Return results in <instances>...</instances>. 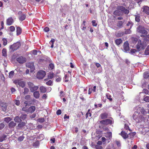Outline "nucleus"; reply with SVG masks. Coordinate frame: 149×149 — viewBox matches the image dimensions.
I'll return each mask as SVG.
<instances>
[{"label": "nucleus", "mask_w": 149, "mask_h": 149, "mask_svg": "<svg viewBox=\"0 0 149 149\" xmlns=\"http://www.w3.org/2000/svg\"><path fill=\"white\" fill-rule=\"evenodd\" d=\"M132 117L133 119L136 123L140 122L142 120V116L138 112H135L133 115Z\"/></svg>", "instance_id": "obj_1"}, {"label": "nucleus", "mask_w": 149, "mask_h": 149, "mask_svg": "<svg viewBox=\"0 0 149 149\" xmlns=\"http://www.w3.org/2000/svg\"><path fill=\"white\" fill-rule=\"evenodd\" d=\"M146 46V43L143 42L142 43L141 41L139 40L138 41V43L136 45V48L139 50H140L142 49H144Z\"/></svg>", "instance_id": "obj_2"}, {"label": "nucleus", "mask_w": 149, "mask_h": 149, "mask_svg": "<svg viewBox=\"0 0 149 149\" xmlns=\"http://www.w3.org/2000/svg\"><path fill=\"white\" fill-rule=\"evenodd\" d=\"M28 85L31 92L36 91L38 88V86H35L33 83L30 82L28 83Z\"/></svg>", "instance_id": "obj_3"}, {"label": "nucleus", "mask_w": 149, "mask_h": 149, "mask_svg": "<svg viewBox=\"0 0 149 149\" xmlns=\"http://www.w3.org/2000/svg\"><path fill=\"white\" fill-rule=\"evenodd\" d=\"M46 75V73L45 71L43 70H40L39 71L36 75V77L39 79H42Z\"/></svg>", "instance_id": "obj_4"}, {"label": "nucleus", "mask_w": 149, "mask_h": 149, "mask_svg": "<svg viewBox=\"0 0 149 149\" xmlns=\"http://www.w3.org/2000/svg\"><path fill=\"white\" fill-rule=\"evenodd\" d=\"M137 31L143 34L146 35L148 33L147 31L142 26H139L137 29Z\"/></svg>", "instance_id": "obj_5"}, {"label": "nucleus", "mask_w": 149, "mask_h": 149, "mask_svg": "<svg viewBox=\"0 0 149 149\" xmlns=\"http://www.w3.org/2000/svg\"><path fill=\"white\" fill-rule=\"evenodd\" d=\"M21 44L19 42H17L14 43L13 45L10 46V48L13 50H15L17 49L20 46Z\"/></svg>", "instance_id": "obj_6"}, {"label": "nucleus", "mask_w": 149, "mask_h": 149, "mask_svg": "<svg viewBox=\"0 0 149 149\" xmlns=\"http://www.w3.org/2000/svg\"><path fill=\"white\" fill-rule=\"evenodd\" d=\"M112 120V119H107L100 121V123L102 124L107 125L111 124Z\"/></svg>", "instance_id": "obj_7"}, {"label": "nucleus", "mask_w": 149, "mask_h": 149, "mask_svg": "<svg viewBox=\"0 0 149 149\" xmlns=\"http://www.w3.org/2000/svg\"><path fill=\"white\" fill-rule=\"evenodd\" d=\"M142 9V12L147 15H149V7L147 6H144Z\"/></svg>", "instance_id": "obj_8"}, {"label": "nucleus", "mask_w": 149, "mask_h": 149, "mask_svg": "<svg viewBox=\"0 0 149 149\" xmlns=\"http://www.w3.org/2000/svg\"><path fill=\"white\" fill-rule=\"evenodd\" d=\"M26 67L30 68L31 69V72H32L35 70V68L34 67V64L33 63H26Z\"/></svg>", "instance_id": "obj_9"}, {"label": "nucleus", "mask_w": 149, "mask_h": 149, "mask_svg": "<svg viewBox=\"0 0 149 149\" xmlns=\"http://www.w3.org/2000/svg\"><path fill=\"white\" fill-rule=\"evenodd\" d=\"M123 49L125 52H126L129 50V44L127 42H125L123 45Z\"/></svg>", "instance_id": "obj_10"}, {"label": "nucleus", "mask_w": 149, "mask_h": 149, "mask_svg": "<svg viewBox=\"0 0 149 149\" xmlns=\"http://www.w3.org/2000/svg\"><path fill=\"white\" fill-rule=\"evenodd\" d=\"M17 61L19 63H22L26 61V59L25 58L21 56L17 58Z\"/></svg>", "instance_id": "obj_11"}, {"label": "nucleus", "mask_w": 149, "mask_h": 149, "mask_svg": "<svg viewBox=\"0 0 149 149\" xmlns=\"http://www.w3.org/2000/svg\"><path fill=\"white\" fill-rule=\"evenodd\" d=\"M14 22V20L12 17H10L6 20V24L8 25H10Z\"/></svg>", "instance_id": "obj_12"}, {"label": "nucleus", "mask_w": 149, "mask_h": 149, "mask_svg": "<svg viewBox=\"0 0 149 149\" xmlns=\"http://www.w3.org/2000/svg\"><path fill=\"white\" fill-rule=\"evenodd\" d=\"M119 9L126 14H128L129 12L128 10L125 9V8L122 6H120Z\"/></svg>", "instance_id": "obj_13"}, {"label": "nucleus", "mask_w": 149, "mask_h": 149, "mask_svg": "<svg viewBox=\"0 0 149 149\" xmlns=\"http://www.w3.org/2000/svg\"><path fill=\"white\" fill-rule=\"evenodd\" d=\"M36 109L35 107L34 106H31L28 108L27 112L32 113Z\"/></svg>", "instance_id": "obj_14"}, {"label": "nucleus", "mask_w": 149, "mask_h": 149, "mask_svg": "<svg viewBox=\"0 0 149 149\" xmlns=\"http://www.w3.org/2000/svg\"><path fill=\"white\" fill-rule=\"evenodd\" d=\"M107 138H108L107 139L108 143H109L112 138V133L111 132H108L106 136Z\"/></svg>", "instance_id": "obj_15"}, {"label": "nucleus", "mask_w": 149, "mask_h": 149, "mask_svg": "<svg viewBox=\"0 0 149 149\" xmlns=\"http://www.w3.org/2000/svg\"><path fill=\"white\" fill-rule=\"evenodd\" d=\"M135 112H138L139 113V114L141 115V114H143L144 113V110L141 107H138L137 109V111Z\"/></svg>", "instance_id": "obj_16"}, {"label": "nucleus", "mask_w": 149, "mask_h": 149, "mask_svg": "<svg viewBox=\"0 0 149 149\" xmlns=\"http://www.w3.org/2000/svg\"><path fill=\"white\" fill-rule=\"evenodd\" d=\"M107 114L105 113L101 114L100 116V117L102 119H104L107 118Z\"/></svg>", "instance_id": "obj_17"}, {"label": "nucleus", "mask_w": 149, "mask_h": 149, "mask_svg": "<svg viewBox=\"0 0 149 149\" xmlns=\"http://www.w3.org/2000/svg\"><path fill=\"white\" fill-rule=\"evenodd\" d=\"M33 96L36 98H38L40 97V93L38 91H36L33 93Z\"/></svg>", "instance_id": "obj_18"}, {"label": "nucleus", "mask_w": 149, "mask_h": 149, "mask_svg": "<svg viewBox=\"0 0 149 149\" xmlns=\"http://www.w3.org/2000/svg\"><path fill=\"white\" fill-rule=\"evenodd\" d=\"M121 135L123 138L125 139L127 138L128 137L127 134L125 132L122 131L121 133Z\"/></svg>", "instance_id": "obj_19"}, {"label": "nucleus", "mask_w": 149, "mask_h": 149, "mask_svg": "<svg viewBox=\"0 0 149 149\" xmlns=\"http://www.w3.org/2000/svg\"><path fill=\"white\" fill-rule=\"evenodd\" d=\"M40 92L42 93H45L47 91L46 88L43 86H40Z\"/></svg>", "instance_id": "obj_20"}, {"label": "nucleus", "mask_w": 149, "mask_h": 149, "mask_svg": "<svg viewBox=\"0 0 149 149\" xmlns=\"http://www.w3.org/2000/svg\"><path fill=\"white\" fill-rule=\"evenodd\" d=\"M14 120L16 122L19 123L21 122L22 120L21 119L20 117L17 116L15 118Z\"/></svg>", "instance_id": "obj_21"}, {"label": "nucleus", "mask_w": 149, "mask_h": 149, "mask_svg": "<svg viewBox=\"0 0 149 149\" xmlns=\"http://www.w3.org/2000/svg\"><path fill=\"white\" fill-rule=\"evenodd\" d=\"M122 40L120 38L116 39L115 40V42L117 45H119L122 43Z\"/></svg>", "instance_id": "obj_22"}, {"label": "nucleus", "mask_w": 149, "mask_h": 149, "mask_svg": "<svg viewBox=\"0 0 149 149\" xmlns=\"http://www.w3.org/2000/svg\"><path fill=\"white\" fill-rule=\"evenodd\" d=\"M54 76V74L52 72H50L48 73V78L49 79H51L53 78Z\"/></svg>", "instance_id": "obj_23"}, {"label": "nucleus", "mask_w": 149, "mask_h": 149, "mask_svg": "<svg viewBox=\"0 0 149 149\" xmlns=\"http://www.w3.org/2000/svg\"><path fill=\"white\" fill-rule=\"evenodd\" d=\"M123 23V22L122 21H118L117 22V26L119 28H120L122 27Z\"/></svg>", "instance_id": "obj_24"}, {"label": "nucleus", "mask_w": 149, "mask_h": 149, "mask_svg": "<svg viewBox=\"0 0 149 149\" xmlns=\"http://www.w3.org/2000/svg\"><path fill=\"white\" fill-rule=\"evenodd\" d=\"M18 85L22 88H23L25 86V83L23 81H19V83H18Z\"/></svg>", "instance_id": "obj_25"}, {"label": "nucleus", "mask_w": 149, "mask_h": 149, "mask_svg": "<svg viewBox=\"0 0 149 149\" xmlns=\"http://www.w3.org/2000/svg\"><path fill=\"white\" fill-rule=\"evenodd\" d=\"M22 30L20 27H17V35L20 34L22 32Z\"/></svg>", "instance_id": "obj_26"}, {"label": "nucleus", "mask_w": 149, "mask_h": 149, "mask_svg": "<svg viewBox=\"0 0 149 149\" xmlns=\"http://www.w3.org/2000/svg\"><path fill=\"white\" fill-rule=\"evenodd\" d=\"M25 15L24 14H22L21 16H19V19L20 20L22 21L25 19Z\"/></svg>", "instance_id": "obj_27"}, {"label": "nucleus", "mask_w": 149, "mask_h": 149, "mask_svg": "<svg viewBox=\"0 0 149 149\" xmlns=\"http://www.w3.org/2000/svg\"><path fill=\"white\" fill-rule=\"evenodd\" d=\"M16 124L13 121L11 122L9 124V127H14Z\"/></svg>", "instance_id": "obj_28"}, {"label": "nucleus", "mask_w": 149, "mask_h": 149, "mask_svg": "<svg viewBox=\"0 0 149 149\" xmlns=\"http://www.w3.org/2000/svg\"><path fill=\"white\" fill-rule=\"evenodd\" d=\"M14 71H10L9 74V77L10 78H12L14 75Z\"/></svg>", "instance_id": "obj_29"}, {"label": "nucleus", "mask_w": 149, "mask_h": 149, "mask_svg": "<svg viewBox=\"0 0 149 149\" xmlns=\"http://www.w3.org/2000/svg\"><path fill=\"white\" fill-rule=\"evenodd\" d=\"M25 123L24 122H22L18 124V126L20 128L25 126Z\"/></svg>", "instance_id": "obj_30"}, {"label": "nucleus", "mask_w": 149, "mask_h": 149, "mask_svg": "<svg viewBox=\"0 0 149 149\" xmlns=\"http://www.w3.org/2000/svg\"><path fill=\"white\" fill-rule=\"evenodd\" d=\"M149 77V72H146L144 74V77L145 78H147Z\"/></svg>", "instance_id": "obj_31"}, {"label": "nucleus", "mask_w": 149, "mask_h": 149, "mask_svg": "<svg viewBox=\"0 0 149 149\" xmlns=\"http://www.w3.org/2000/svg\"><path fill=\"white\" fill-rule=\"evenodd\" d=\"M2 55L5 57L6 56V50L5 49H3L2 51Z\"/></svg>", "instance_id": "obj_32"}, {"label": "nucleus", "mask_w": 149, "mask_h": 149, "mask_svg": "<svg viewBox=\"0 0 149 149\" xmlns=\"http://www.w3.org/2000/svg\"><path fill=\"white\" fill-rule=\"evenodd\" d=\"M145 54L146 55L149 54V46H148L145 52Z\"/></svg>", "instance_id": "obj_33"}, {"label": "nucleus", "mask_w": 149, "mask_h": 149, "mask_svg": "<svg viewBox=\"0 0 149 149\" xmlns=\"http://www.w3.org/2000/svg\"><path fill=\"white\" fill-rule=\"evenodd\" d=\"M26 114H22V115L20 116L21 119L22 120H24L26 118Z\"/></svg>", "instance_id": "obj_34"}, {"label": "nucleus", "mask_w": 149, "mask_h": 149, "mask_svg": "<svg viewBox=\"0 0 149 149\" xmlns=\"http://www.w3.org/2000/svg\"><path fill=\"white\" fill-rule=\"evenodd\" d=\"M106 96L108 99L110 101H111L112 100V98H111V96L109 94H106Z\"/></svg>", "instance_id": "obj_35"}, {"label": "nucleus", "mask_w": 149, "mask_h": 149, "mask_svg": "<svg viewBox=\"0 0 149 149\" xmlns=\"http://www.w3.org/2000/svg\"><path fill=\"white\" fill-rule=\"evenodd\" d=\"M29 91V90L28 88H24V91L23 92V93L24 95L28 93Z\"/></svg>", "instance_id": "obj_36"}, {"label": "nucleus", "mask_w": 149, "mask_h": 149, "mask_svg": "<svg viewBox=\"0 0 149 149\" xmlns=\"http://www.w3.org/2000/svg\"><path fill=\"white\" fill-rule=\"evenodd\" d=\"M6 137V136L4 135L1 136H0V142H2L4 139Z\"/></svg>", "instance_id": "obj_37"}, {"label": "nucleus", "mask_w": 149, "mask_h": 149, "mask_svg": "<svg viewBox=\"0 0 149 149\" xmlns=\"http://www.w3.org/2000/svg\"><path fill=\"white\" fill-rule=\"evenodd\" d=\"M11 120V118L9 117H7L4 118V121L8 123Z\"/></svg>", "instance_id": "obj_38"}, {"label": "nucleus", "mask_w": 149, "mask_h": 149, "mask_svg": "<svg viewBox=\"0 0 149 149\" xmlns=\"http://www.w3.org/2000/svg\"><path fill=\"white\" fill-rule=\"evenodd\" d=\"M2 41L3 42V45L5 46L7 44V40L6 39L4 38L2 39Z\"/></svg>", "instance_id": "obj_39"}, {"label": "nucleus", "mask_w": 149, "mask_h": 149, "mask_svg": "<svg viewBox=\"0 0 149 149\" xmlns=\"http://www.w3.org/2000/svg\"><path fill=\"white\" fill-rule=\"evenodd\" d=\"M135 20L137 22H139L140 21V17L139 16L137 15H135Z\"/></svg>", "instance_id": "obj_40"}, {"label": "nucleus", "mask_w": 149, "mask_h": 149, "mask_svg": "<svg viewBox=\"0 0 149 149\" xmlns=\"http://www.w3.org/2000/svg\"><path fill=\"white\" fill-rule=\"evenodd\" d=\"M52 82L51 80H49L46 83V84L47 85L51 86L52 84Z\"/></svg>", "instance_id": "obj_41"}, {"label": "nucleus", "mask_w": 149, "mask_h": 149, "mask_svg": "<svg viewBox=\"0 0 149 149\" xmlns=\"http://www.w3.org/2000/svg\"><path fill=\"white\" fill-rule=\"evenodd\" d=\"M54 68V64L52 63H50L49 64V69L52 70Z\"/></svg>", "instance_id": "obj_42"}, {"label": "nucleus", "mask_w": 149, "mask_h": 149, "mask_svg": "<svg viewBox=\"0 0 149 149\" xmlns=\"http://www.w3.org/2000/svg\"><path fill=\"white\" fill-rule=\"evenodd\" d=\"M95 148L96 149H102L103 148L102 146L98 145H96L95 146Z\"/></svg>", "instance_id": "obj_43"}, {"label": "nucleus", "mask_w": 149, "mask_h": 149, "mask_svg": "<svg viewBox=\"0 0 149 149\" xmlns=\"http://www.w3.org/2000/svg\"><path fill=\"white\" fill-rule=\"evenodd\" d=\"M24 139V137L23 136H21L19 137L18 139V140L19 141H22Z\"/></svg>", "instance_id": "obj_44"}, {"label": "nucleus", "mask_w": 149, "mask_h": 149, "mask_svg": "<svg viewBox=\"0 0 149 149\" xmlns=\"http://www.w3.org/2000/svg\"><path fill=\"white\" fill-rule=\"evenodd\" d=\"M125 33L126 34H129L131 33V31L130 29H127L125 31Z\"/></svg>", "instance_id": "obj_45"}, {"label": "nucleus", "mask_w": 149, "mask_h": 149, "mask_svg": "<svg viewBox=\"0 0 149 149\" xmlns=\"http://www.w3.org/2000/svg\"><path fill=\"white\" fill-rule=\"evenodd\" d=\"M14 102L17 106H19L20 104V102L19 100H15V101Z\"/></svg>", "instance_id": "obj_46"}, {"label": "nucleus", "mask_w": 149, "mask_h": 149, "mask_svg": "<svg viewBox=\"0 0 149 149\" xmlns=\"http://www.w3.org/2000/svg\"><path fill=\"white\" fill-rule=\"evenodd\" d=\"M4 126L5 125L3 123H0V130L2 129L4 127Z\"/></svg>", "instance_id": "obj_47"}, {"label": "nucleus", "mask_w": 149, "mask_h": 149, "mask_svg": "<svg viewBox=\"0 0 149 149\" xmlns=\"http://www.w3.org/2000/svg\"><path fill=\"white\" fill-rule=\"evenodd\" d=\"M10 30L11 31H13L15 30V27L13 26H11L10 27Z\"/></svg>", "instance_id": "obj_48"}, {"label": "nucleus", "mask_w": 149, "mask_h": 149, "mask_svg": "<svg viewBox=\"0 0 149 149\" xmlns=\"http://www.w3.org/2000/svg\"><path fill=\"white\" fill-rule=\"evenodd\" d=\"M136 52V50L135 49H132L130 51V53L133 54Z\"/></svg>", "instance_id": "obj_49"}, {"label": "nucleus", "mask_w": 149, "mask_h": 149, "mask_svg": "<svg viewBox=\"0 0 149 149\" xmlns=\"http://www.w3.org/2000/svg\"><path fill=\"white\" fill-rule=\"evenodd\" d=\"M133 24L132 22H129L127 24V25L128 26H130V28H131Z\"/></svg>", "instance_id": "obj_50"}, {"label": "nucleus", "mask_w": 149, "mask_h": 149, "mask_svg": "<svg viewBox=\"0 0 149 149\" xmlns=\"http://www.w3.org/2000/svg\"><path fill=\"white\" fill-rule=\"evenodd\" d=\"M144 101L146 102H149V96H146L144 98Z\"/></svg>", "instance_id": "obj_51"}, {"label": "nucleus", "mask_w": 149, "mask_h": 149, "mask_svg": "<svg viewBox=\"0 0 149 149\" xmlns=\"http://www.w3.org/2000/svg\"><path fill=\"white\" fill-rule=\"evenodd\" d=\"M2 107H3V110L4 111H5L6 109V104H2Z\"/></svg>", "instance_id": "obj_52"}, {"label": "nucleus", "mask_w": 149, "mask_h": 149, "mask_svg": "<svg viewBox=\"0 0 149 149\" xmlns=\"http://www.w3.org/2000/svg\"><path fill=\"white\" fill-rule=\"evenodd\" d=\"M32 54L34 55H36L37 54V51L36 50H34L31 52Z\"/></svg>", "instance_id": "obj_53"}, {"label": "nucleus", "mask_w": 149, "mask_h": 149, "mask_svg": "<svg viewBox=\"0 0 149 149\" xmlns=\"http://www.w3.org/2000/svg\"><path fill=\"white\" fill-rule=\"evenodd\" d=\"M92 25L93 26H97V23H96V22L95 20H93L92 21Z\"/></svg>", "instance_id": "obj_54"}, {"label": "nucleus", "mask_w": 149, "mask_h": 149, "mask_svg": "<svg viewBox=\"0 0 149 149\" xmlns=\"http://www.w3.org/2000/svg\"><path fill=\"white\" fill-rule=\"evenodd\" d=\"M27 105H26L25 107H24L22 108V110L23 111H26V112H27V107H26Z\"/></svg>", "instance_id": "obj_55"}, {"label": "nucleus", "mask_w": 149, "mask_h": 149, "mask_svg": "<svg viewBox=\"0 0 149 149\" xmlns=\"http://www.w3.org/2000/svg\"><path fill=\"white\" fill-rule=\"evenodd\" d=\"M116 143L118 147L120 146V143L119 141H116Z\"/></svg>", "instance_id": "obj_56"}, {"label": "nucleus", "mask_w": 149, "mask_h": 149, "mask_svg": "<svg viewBox=\"0 0 149 149\" xmlns=\"http://www.w3.org/2000/svg\"><path fill=\"white\" fill-rule=\"evenodd\" d=\"M38 121L40 122H43L44 121V119L43 118H39L38 120Z\"/></svg>", "instance_id": "obj_57"}, {"label": "nucleus", "mask_w": 149, "mask_h": 149, "mask_svg": "<svg viewBox=\"0 0 149 149\" xmlns=\"http://www.w3.org/2000/svg\"><path fill=\"white\" fill-rule=\"evenodd\" d=\"M36 116V114L33 113L30 116V118H34Z\"/></svg>", "instance_id": "obj_58"}, {"label": "nucleus", "mask_w": 149, "mask_h": 149, "mask_svg": "<svg viewBox=\"0 0 149 149\" xmlns=\"http://www.w3.org/2000/svg\"><path fill=\"white\" fill-rule=\"evenodd\" d=\"M132 40L133 43L135 44L136 43V42L138 40L136 38H134L132 39Z\"/></svg>", "instance_id": "obj_59"}, {"label": "nucleus", "mask_w": 149, "mask_h": 149, "mask_svg": "<svg viewBox=\"0 0 149 149\" xmlns=\"http://www.w3.org/2000/svg\"><path fill=\"white\" fill-rule=\"evenodd\" d=\"M39 143L38 142H36L33 144V146H34L36 147L38 146Z\"/></svg>", "instance_id": "obj_60"}, {"label": "nucleus", "mask_w": 149, "mask_h": 149, "mask_svg": "<svg viewBox=\"0 0 149 149\" xmlns=\"http://www.w3.org/2000/svg\"><path fill=\"white\" fill-rule=\"evenodd\" d=\"M44 31L45 32H48L49 31V29L48 27H46L44 29Z\"/></svg>", "instance_id": "obj_61"}, {"label": "nucleus", "mask_w": 149, "mask_h": 149, "mask_svg": "<svg viewBox=\"0 0 149 149\" xmlns=\"http://www.w3.org/2000/svg\"><path fill=\"white\" fill-rule=\"evenodd\" d=\"M61 113V111L60 110H58L56 111V114L58 115L60 114Z\"/></svg>", "instance_id": "obj_62"}, {"label": "nucleus", "mask_w": 149, "mask_h": 149, "mask_svg": "<svg viewBox=\"0 0 149 149\" xmlns=\"http://www.w3.org/2000/svg\"><path fill=\"white\" fill-rule=\"evenodd\" d=\"M19 81L18 80H15L14 81V83L16 84H18V83H19Z\"/></svg>", "instance_id": "obj_63"}, {"label": "nucleus", "mask_w": 149, "mask_h": 149, "mask_svg": "<svg viewBox=\"0 0 149 149\" xmlns=\"http://www.w3.org/2000/svg\"><path fill=\"white\" fill-rule=\"evenodd\" d=\"M11 90L12 93H13V92H15L16 91L15 89L13 88H11Z\"/></svg>", "instance_id": "obj_64"}]
</instances>
